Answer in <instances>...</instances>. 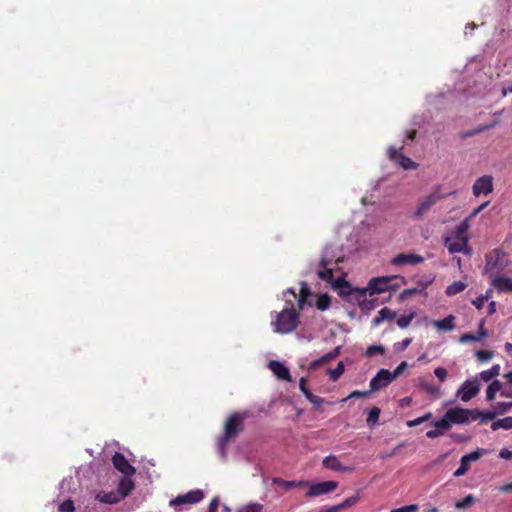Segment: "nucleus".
Masks as SVG:
<instances>
[{
  "label": "nucleus",
  "instance_id": "9",
  "mask_svg": "<svg viewBox=\"0 0 512 512\" xmlns=\"http://www.w3.org/2000/svg\"><path fill=\"white\" fill-rule=\"evenodd\" d=\"M204 498L202 490H191L186 494L178 495L176 498L170 501L171 506H179L182 504H195L200 502Z\"/></svg>",
  "mask_w": 512,
  "mask_h": 512
},
{
  "label": "nucleus",
  "instance_id": "12",
  "mask_svg": "<svg viewBox=\"0 0 512 512\" xmlns=\"http://www.w3.org/2000/svg\"><path fill=\"white\" fill-rule=\"evenodd\" d=\"M388 154L392 161L399 163L405 170L415 169L417 167V164L412 159L402 154L401 151L396 148H389Z\"/></svg>",
  "mask_w": 512,
  "mask_h": 512
},
{
  "label": "nucleus",
  "instance_id": "33",
  "mask_svg": "<svg viewBox=\"0 0 512 512\" xmlns=\"http://www.w3.org/2000/svg\"><path fill=\"white\" fill-rule=\"evenodd\" d=\"M500 374V365H493L490 369L482 371L480 377L483 381L488 382L492 378L497 377Z\"/></svg>",
  "mask_w": 512,
  "mask_h": 512
},
{
  "label": "nucleus",
  "instance_id": "22",
  "mask_svg": "<svg viewBox=\"0 0 512 512\" xmlns=\"http://www.w3.org/2000/svg\"><path fill=\"white\" fill-rule=\"evenodd\" d=\"M299 388L310 403H312L316 406H320L323 403V399L321 397L314 395L310 391V389L306 385V380L304 378L300 379Z\"/></svg>",
  "mask_w": 512,
  "mask_h": 512
},
{
  "label": "nucleus",
  "instance_id": "19",
  "mask_svg": "<svg viewBox=\"0 0 512 512\" xmlns=\"http://www.w3.org/2000/svg\"><path fill=\"white\" fill-rule=\"evenodd\" d=\"M268 366H269L270 370L279 379L289 381V382L291 381V374H290L289 369L286 366H284L281 362L273 360V361L269 362Z\"/></svg>",
  "mask_w": 512,
  "mask_h": 512
},
{
  "label": "nucleus",
  "instance_id": "2",
  "mask_svg": "<svg viewBox=\"0 0 512 512\" xmlns=\"http://www.w3.org/2000/svg\"><path fill=\"white\" fill-rule=\"evenodd\" d=\"M510 265L509 254L501 248H495L485 255L484 272L492 278Z\"/></svg>",
  "mask_w": 512,
  "mask_h": 512
},
{
  "label": "nucleus",
  "instance_id": "15",
  "mask_svg": "<svg viewBox=\"0 0 512 512\" xmlns=\"http://www.w3.org/2000/svg\"><path fill=\"white\" fill-rule=\"evenodd\" d=\"M479 390L480 387L476 381H466L458 391V395L463 402H468L479 393Z\"/></svg>",
  "mask_w": 512,
  "mask_h": 512
},
{
  "label": "nucleus",
  "instance_id": "41",
  "mask_svg": "<svg viewBox=\"0 0 512 512\" xmlns=\"http://www.w3.org/2000/svg\"><path fill=\"white\" fill-rule=\"evenodd\" d=\"M358 501H359V496L356 494V495H353L351 497L346 498L343 502H341V503H339L337 505L340 508V510H343V509L352 507Z\"/></svg>",
  "mask_w": 512,
  "mask_h": 512
},
{
  "label": "nucleus",
  "instance_id": "31",
  "mask_svg": "<svg viewBox=\"0 0 512 512\" xmlns=\"http://www.w3.org/2000/svg\"><path fill=\"white\" fill-rule=\"evenodd\" d=\"M500 428L505 429V430L512 429V416H508V417L499 419L497 421H494L491 424V429L493 431H496Z\"/></svg>",
  "mask_w": 512,
  "mask_h": 512
},
{
  "label": "nucleus",
  "instance_id": "63",
  "mask_svg": "<svg viewBox=\"0 0 512 512\" xmlns=\"http://www.w3.org/2000/svg\"><path fill=\"white\" fill-rule=\"evenodd\" d=\"M499 491L504 492V493L512 492V483L505 484V485L499 487Z\"/></svg>",
  "mask_w": 512,
  "mask_h": 512
},
{
  "label": "nucleus",
  "instance_id": "11",
  "mask_svg": "<svg viewBox=\"0 0 512 512\" xmlns=\"http://www.w3.org/2000/svg\"><path fill=\"white\" fill-rule=\"evenodd\" d=\"M482 455L481 450H476L471 453H468L464 455L460 460V466L458 469L454 472L455 477H460L465 475L468 470L470 469V463L477 461Z\"/></svg>",
  "mask_w": 512,
  "mask_h": 512
},
{
  "label": "nucleus",
  "instance_id": "27",
  "mask_svg": "<svg viewBox=\"0 0 512 512\" xmlns=\"http://www.w3.org/2000/svg\"><path fill=\"white\" fill-rule=\"evenodd\" d=\"M273 483L283 487L285 490H290L294 487H305L309 485L308 481H288L281 478H274Z\"/></svg>",
  "mask_w": 512,
  "mask_h": 512
},
{
  "label": "nucleus",
  "instance_id": "39",
  "mask_svg": "<svg viewBox=\"0 0 512 512\" xmlns=\"http://www.w3.org/2000/svg\"><path fill=\"white\" fill-rule=\"evenodd\" d=\"M474 502H475V499H474L473 495L469 494L466 497H464L462 500L457 501L455 503V507L457 509H466V508L470 507Z\"/></svg>",
  "mask_w": 512,
  "mask_h": 512
},
{
  "label": "nucleus",
  "instance_id": "38",
  "mask_svg": "<svg viewBox=\"0 0 512 512\" xmlns=\"http://www.w3.org/2000/svg\"><path fill=\"white\" fill-rule=\"evenodd\" d=\"M414 317H415V312H411L409 314L403 315L400 318H398L397 325L401 329H405L411 324Z\"/></svg>",
  "mask_w": 512,
  "mask_h": 512
},
{
  "label": "nucleus",
  "instance_id": "45",
  "mask_svg": "<svg viewBox=\"0 0 512 512\" xmlns=\"http://www.w3.org/2000/svg\"><path fill=\"white\" fill-rule=\"evenodd\" d=\"M476 357L481 362H486L493 357V352L489 350H478L476 352Z\"/></svg>",
  "mask_w": 512,
  "mask_h": 512
},
{
  "label": "nucleus",
  "instance_id": "49",
  "mask_svg": "<svg viewBox=\"0 0 512 512\" xmlns=\"http://www.w3.org/2000/svg\"><path fill=\"white\" fill-rule=\"evenodd\" d=\"M262 509L261 504H250L247 506H244L239 510V512H260Z\"/></svg>",
  "mask_w": 512,
  "mask_h": 512
},
{
  "label": "nucleus",
  "instance_id": "20",
  "mask_svg": "<svg viewBox=\"0 0 512 512\" xmlns=\"http://www.w3.org/2000/svg\"><path fill=\"white\" fill-rule=\"evenodd\" d=\"M339 354H340V347L338 346V347L334 348V350H332V351L326 353L325 355H323L321 358L312 361L309 364V369L316 370L320 366H322V365L332 361L333 359H335Z\"/></svg>",
  "mask_w": 512,
  "mask_h": 512
},
{
  "label": "nucleus",
  "instance_id": "21",
  "mask_svg": "<svg viewBox=\"0 0 512 512\" xmlns=\"http://www.w3.org/2000/svg\"><path fill=\"white\" fill-rule=\"evenodd\" d=\"M469 229H470V218H465L463 221L460 222V224H458L455 227L452 237L455 239H460L461 241H463V239L469 240V236L467 234Z\"/></svg>",
  "mask_w": 512,
  "mask_h": 512
},
{
  "label": "nucleus",
  "instance_id": "46",
  "mask_svg": "<svg viewBox=\"0 0 512 512\" xmlns=\"http://www.w3.org/2000/svg\"><path fill=\"white\" fill-rule=\"evenodd\" d=\"M416 293H420L419 291V288L416 287V288H409V289H405L403 290L400 295H399V298L401 300H406L408 298H410L412 295L416 294Z\"/></svg>",
  "mask_w": 512,
  "mask_h": 512
},
{
  "label": "nucleus",
  "instance_id": "64",
  "mask_svg": "<svg viewBox=\"0 0 512 512\" xmlns=\"http://www.w3.org/2000/svg\"><path fill=\"white\" fill-rule=\"evenodd\" d=\"M423 388L430 394H434L436 392H438V389L432 385H429V384H425L423 385Z\"/></svg>",
  "mask_w": 512,
  "mask_h": 512
},
{
  "label": "nucleus",
  "instance_id": "13",
  "mask_svg": "<svg viewBox=\"0 0 512 512\" xmlns=\"http://www.w3.org/2000/svg\"><path fill=\"white\" fill-rule=\"evenodd\" d=\"M325 468L342 473H351L355 470L353 466H344L335 455H329L322 461Z\"/></svg>",
  "mask_w": 512,
  "mask_h": 512
},
{
  "label": "nucleus",
  "instance_id": "34",
  "mask_svg": "<svg viewBox=\"0 0 512 512\" xmlns=\"http://www.w3.org/2000/svg\"><path fill=\"white\" fill-rule=\"evenodd\" d=\"M473 411L478 413L477 416H475V418H473V420L479 419L482 423H484L488 420H493L498 415L497 411H480L478 409H473Z\"/></svg>",
  "mask_w": 512,
  "mask_h": 512
},
{
  "label": "nucleus",
  "instance_id": "7",
  "mask_svg": "<svg viewBox=\"0 0 512 512\" xmlns=\"http://www.w3.org/2000/svg\"><path fill=\"white\" fill-rule=\"evenodd\" d=\"M444 244L450 254L463 253L465 255H471L472 249L468 245V239H455L453 237H446Z\"/></svg>",
  "mask_w": 512,
  "mask_h": 512
},
{
  "label": "nucleus",
  "instance_id": "51",
  "mask_svg": "<svg viewBox=\"0 0 512 512\" xmlns=\"http://www.w3.org/2000/svg\"><path fill=\"white\" fill-rule=\"evenodd\" d=\"M498 414L505 413L512 408V402H498L497 403Z\"/></svg>",
  "mask_w": 512,
  "mask_h": 512
},
{
  "label": "nucleus",
  "instance_id": "62",
  "mask_svg": "<svg viewBox=\"0 0 512 512\" xmlns=\"http://www.w3.org/2000/svg\"><path fill=\"white\" fill-rule=\"evenodd\" d=\"M430 283H431V281H427V282L419 281L418 288H419L420 293L425 292L426 288L428 287V285Z\"/></svg>",
  "mask_w": 512,
  "mask_h": 512
},
{
  "label": "nucleus",
  "instance_id": "17",
  "mask_svg": "<svg viewBox=\"0 0 512 512\" xmlns=\"http://www.w3.org/2000/svg\"><path fill=\"white\" fill-rule=\"evenodd\" d=\"M390 278L382 277V278H372L368 283V290L370 291V295L380 294L388 290Z\"/></svg>",
  "mask_w": 512,
  "mask_h": 512
},
{
  "label": "nucleus",
  "instance_id": "54",
  "mask_svg": "<svg viewBox=\"0 0 512 512\" xmlns=\"http://www.w3.org/2000/svg\"><path fill=\"white\" fill-rule=\"evenodd\" d=\"M411 342H412L411 338H405L401 342L396 343L395 347L399 351H404L411 344Z\"/></svg>",
  "mask_w": 512,
  "mask_h": 512
},
{
  "label": "nucleus",
  "instance_id": "10",
  "mask_svg": "<svg viewBox=\"0 0 512 512\" xmlns=\"http://www.w3.org/2000/svg\"><path fill=\"white\" fill-rule=\"evenodd\" d=\"M472 190L476 197L481 194L488 195L493 191V178L489 175L478 178L473 184Z\"/></svg>",
  "mask_w": 512,
  "mask_h": 512
},
{
  "label": "nucleus",
  "instance_id": "28",
  "mask_svg": "<svg viewBox=\"0 0 512 512\" xmlns=\"http://www.w3.org/2000/svg\"><path fill=\"white\" fill-rule=\"evenodd\" d=\"M333 288L339 289V295L341 296H347L352 293V287L351 285L344 279V278H337L333 282Z\"/></svg>",
  "mask_w": 512,
  "mask_h": 512
},
{
  "label": "nucleus",
  "instance_id": "18",
  "mask_svg": "<svg viewBox=\"0 0 512 512\" xmlns=\"http://www.w3.org/2000/svg\"><path fill=\"white\" fill-rule=\"evenodd\" d=\"M491 285L498 292H512V278L505 276H492Z\"/></svg>",
  "mask_w": 512,
  "mask_h": 512
},
{
  "label": "nucleus",
  "instance_id": "16",
  "mask_svg": "<svg viewBox=\"0 0 512 512\" xmlns=\"http://www.w3.org/2000/svg\"><path fill=\"white\" fill-rule=\"evenodd\" d=\"M423 261H424V258L421 255L414 254V253H412V254L401 253V254H398L397 256H395L392 259L391 263L396 266H403V265H407V264L416 265V264L422 263Z\"/></svg>",
  "mask_w": 512,
  "mask_h": 512
},
{
  "label": "nucleus",
  "instance_id": "53",
  "mask_svg": "<svg viewBox=\"0 0 512 512\" xmlns=\"http://www.w3.org/2000/svg\"><path fill=\"white\" fill-rule=\"evenodd\" d=\"M434 374L440 381H444L447 377V370L443 367H437Z\"/></svg>",
  "mask_w": 512,
  "mask_h": 512
},
{
  "label": "nucleus",
  "instance_id": "3",
  "mask_svg": "<svg viewBox=\"0 0 512 512\" xmlns=\"http://www.w3.org/2000/svg\"><path fill=\"white\" fill-rule=\"evenodd\" d=\"M274 331L280 334L293 332L299 324V313L293 307L285 308L277 314L276 320L272 323Z\"/></svg>",
  "mask_w": 512,
  "mask_h": 512
},
{
  "label": "nucleus",
  "instance_id": "42",
  "mask_svg": "<svg viewBox=\"0 0 512 512\" xmlns=\"http://www.w3.org/2000/svg\"><path fill=\"white\" fill-rule=\"evenodd\" d=\"M385 353V347L382 345H371L366 350V356L372 357L375 354H381L383 355Z\"/></svg>",
  "mask_w": 512,
  "mask_h": 512
},
{
  "label": "nucleus",
  "instance_id": "26",
  "mask_svg": "<svg viewBox=\"0 0 512 512\" xmlns=\"http://www.w3.org/2000/svg\"><path fill=\"white\" fill-rule=\"evenodd\" d=\"M455 316L448 315L444 319L435 320L433 325L438 331H452L455 328Z\"/></svg>",
  "mask_w": 512,
  "mask_h": 512
},
{
  "label": "nucleus",
  "instance_id": "5",
  "mask_svg": "<svg viewBox=\"0 0 512 512\" xmlns=\"http://www.w3.org/2000/svg\"><path fill=\"white\" fill-rule=\"evenodd\" d=\"M444 197L445 195L440 193V188H435L428 196L421 200L417 210L414 212V216L421 218L424 213Z\"/></svg>",
  "mask_w": 512,
  "mask_h": 512
},
{
  "label": "nucleus",
  "instance_id": "25",
  "mask_svg": "<svg viewBox=\"0 0 512 512\" xmlns=\"http://www.w3.org/2000/svg\"><path fill=\"white\" fill-rule=\"evenodd\" d=\"M396 317V312L392 311L388 307H384L380 309L377 313V316L373 318L372 325L379 326L384 320H394Z\"/></svg>",
  "mask_w": 512,
  "mask_h": 512
},
{
  "label": "nucleus",
  "instance_id": "48",
  "mask_svg": "<svg viewBox=\"0 0 512 512\" xmlns=\"http://www.w3.org/2000/svg\"><path fill=\"white\" fill-rule=\"evenodd\" d=\"M418 510V505L410 504L406 506H402L400 508H394L391 512H416Z\"/></svg>",
  "mask_w": 512,
  "mask_h": 512
},
{
  "label": "nucleus",
  "instance_id": "14",
  "mask_svg": "<svg viewBox=\"0 0 512 512\" xmlns=\"http://www.w3.org/2000/svg\"><path fill=\"white\" fill-rule=\"evenodd\" d=\"M114 467L126 476H131L135 473V468L128 462L126 457L116 452L112 458Z\"/></svg>",
  "mask_w": 512,
  "mask_h": 512
},
{
  "label": "nucleus",
  "instance_id": "30",
  "mask_svg": "<svg viewBox=\"0 0 512 512\" xmlns=\"http://www.w3.org/2000/svg\"><path fill=\"white\" fill-rule=\"evenodd\" d=\"M466 287H467L466 283H464L462 281H454L452 284L447 286L445 293L448 296H453V295H456V294L464 291L466 289Z\"/></svg>",
  "mask_w": 512,
  "mask_h": 512
},
{
  "label": "nucleus",
  "instance_id": "55",
  "mask_svg": "<svg viewBox=\"0 0 512 512\" xmlns=\"http://www.w3.org/2000/svg\"><path fill=\"white\" fill-rule=\"evenodd\" d=\"M484 322V320L480 322L479 331L475 333L479 341L487 337V331L484 329Z\"/></svg>",
  "mask_w": 512,
  "mask_h": 512
},
{
  "label": "nucleus",
  "instance_id": "36",
  "mask_svg": "<svg viewBox=\"0 0 512 512\" xmlns=\"http://www.w3.org/2000/svg\"><path fill=\"white\" fill-rule=\"evenodd\" d=\"M331 299L327 294L320 295L316 300L317 309L324 311L329 308Z\"/></svg>",
  "mask_w": 512,
  "mask_h": 512
},
{
  "label": "nucleus",
  "instance_id": "56",
  "mask_svg": "<svg viewBox=\"0 0 512 512\" xmlns=\"http://www.w3.org/2000/svg\"><path fill=\"white\" fill-rule=\"evenodd\" d=\"M372 391H353L349 396L348 398H359V397H366L368 396Z\"/></svg>",
  "mask_w": 512,
  "mask_h": 512
},
{
  "label": "nucleus",
  "instance_id": "58",
  "mask_svg": "<svg viewBox=\"0 0 512 512\" xmlns=\"http://www.w3.org/2000/svg\"><path fill=\"white\" fill-rule=\"evenodd\" d=\"M442 435V431L441 430H438L437 428L433 429V430H429L427 431L426 433V437L427 438H430V439H434V438H437L439 436Z\"/></svg>",
  "mask_w": 512,
  "mask_h": 512
},
{
  "label": "nucleus",
  "instance_id": "57",
  "mask_svg": "<svg viewBox=\"0 0 512 512\" xmlns=\"http://www.w3.org/2000/svg\"><path fill=\"white\" fill-rule=\"evenodd\" d=\"M219 506V499L217 497L213 498L209 504V508L207 512H216Z\"/></svg>",
  "mask_w": 512,
  "mask_h": 512
},
{
  "label": "nucleus",
  "instance_id": "47",
  "mask_svg": "<svg viewBox=\"0 0 512 512\" xmlns=\"http://www.w3.org/2000/svg\"><path fill=\"white\" fill-rule=\"evenodd\" d=\"M473 341H479L475 333H465L459 338V342L463 344Z\"/></svg>",
  "mask_w": 512,
  "mask_h": 512
},
{
  "label": "nucleus",
  "instance_id": "8",
  "mask_svg": "<svg viewBox=\"0 0 512 512\" xmlns=\"http://www.w3.org/2000/svg\"><path fill=\"white\" fill-rule=\"evenodd\" d=\"M393 377L391 372L387 369H380L377 374L370 381V391H378L387 387L392 381Z\"/></svg>",
  "mask_w": 512,
  "mask_h": 512
},
{
  "label": "nucleus",
  "instance_id": "23",
  "mask_svg": "<svg viewBox=\"0 0 512 512\" xmlns=\"http://www.w3.org/2000/svg\"><path fill=\"white\" fill-rule=\"evenodd\" d=\"M96 499L105 504H116L122 500L121 493L117 491L100 492L97 494Z\"/></svg>",
  "mask_w": 512,
  "mask_h": 512
},
{
  "label": "nucleus",
  "instance_id": "43",
  "mask_svg": "<svg viewBox=\"0 0 512 512\" xmlns=\"http://www.w3.org/2000/svg\"><path fill=\"white\" fill-rule=\"evenodd\" d=\"M309 294V289L306 285V283H302V288H301V292H300V296L298 298V307L299 309H302L305 302H306V297L307 295Z\"/></svg>",
  "mask_w": 512,
  "mask_h": 512
},
{
  "label": "nucleus",
  "instance_id": "4",
  "mask_svg": "<svg viewBox=\"0 0 512 512\" xmlns=\"http://www.w3.org/2000/svg\"><path fill=\"white\" fill-rule=\"evenodd\" d=\"M447 418L452 422V424H464L473 420L478 413L473 411V409H465V408H451L446 411Z\"/></svg>",
  "mask_w": 512,
  "mask_h": 512
},
{
  "label": "nucleus",
  "instance_id": "37",
  "mask_svg": "<svg viewBox=\"0 0 512 512\" xmlns=\"http://www.w3.org/2000/svg\"><path fill=\"white\" fill-rule=\"evenodd\" d=\"M380 409L378 407H373L370 409L369 413H368V417L366 419V422H367V425L368 426H373L376 424V422L378 421L379 419V416H380Z\"/></svg>",
  "mask_w": 512,
  "mask_h": 512
},
{
  "label": "nucleus",
  "instance_id": "44",
  "mask_svg": "<svg viewBox=\"0 0 512 512\" xmlns=\"http://www.w3.org/2000/svg\"><path fill=\"white\" fill-rule=\"evenodd\" d=\"M75 510L74 502L70 499L63 501L59 505L60 512H73Z\"/></svg>",
  "mask_w": 512,
  "mask_h": 512
},
{
  "label": "nucleus",
  "instance_id": "35",
  "mask_svg": "<svg viewBox=\"0 0 512 512\" xmlns=\"http://www.w3.org/2000/svg\"><path fill=\"white\" fill-rule=\"evenodd\" d=\"M431 425H433L438 430H441L443 434L445 431L451 428L452 422H450V420L447 418V413H445L441 419L432 422Z\"/></svg>",
  "mask_w": 512,
  "mask_h": 512
},
{
  "label": "nucleus",
  "instance_id": "40",
  "mask_svg": "<svg viewBox=\"0 0 512 512\" xmlns=\"http://www.w3.org/2000/svg\"><path fill=\"white\" fill-rule=\"evenodd\" d=\"M344 364L339 362L335 369L329 370V376L332 381H337L344 373Z\"/></svg>",
  "mask_w": 512,
  "mask_h": 512
},
{
  "label": "nucleus",
  "instance_id": "61",
  "mask_svg": "<svg viewBox=\"0 0 512 512\" xmlns=\"http://www.w3.org/2000/svg\"><path fill=\"white\" fill-rule=\"evenodd\" d=\"M422 423H423L422 418L418 417V418H416L414 420L407 421V426L408 427H415V426H418V425H420Z\"/></svg>",
  "mask_w": 512,
  "mask_h": 512
},
{
  "label": "nucleus",
  "instance_id": "59",
  "mask_svg": "<svg viewBox=\"0 0 512 512\" xmlns=\"http://www.w3.org/2000/svg\"><path fill=\"white\" fill-rule=\"evenodd\" d=\"M485 302L486 301L483 299V297L481 295L479 297H477L475 300L472 301L473 305L477 309H482Z\"/></svg>",
  "mask_w": 512,
  "mask_h": 512
},
{
  "label": "nucleus",
  "instance_id": "50",
  "mask_svg": "<svg viewBox=\"0 0 512 512\" xmlns=\"http://www.w3.org/2000/svg\"><path fill=\"white\" fill-rule=\"evenodd\" d=\"M407 362H401L397 367L396 369L391 372V375L393 377V379L395 380L397 377H399L403 371L407 368Z\"/></svg>",
  "mask_w": 512,
  "mask_h": 512
},
{
  "label": "nucleus",
  "instance_id": "29",
  "mask_svg": "<svg viewBox=\"0 0 512 512\" xmlns=\"http://www.w3.org/2000/svg\"><path fill=\"white\" fill-rule=\"evenodd\" d=\"M134 489V483L132 480L127 478H122L119 482L118 486V493H121L122 499H124L126 496H128L131 491Z\"/></svg>",
  "mask_w": 512,
  "mask_h": 512
},
{
  "label": "nucleus",
  "instance_id": "24",
  "mask_svg": "<svg viewBox=\"0 0 512 512\" xmlns=\"http://www.w3.org/2000/svg\"><path fill=\"white\" fill-rule=\"evenodd\" d=\"M327 265H328V262L325 259H321V261H320L321 269L318 270L317 275L321 280L329 283L333 287V282L336 279H334L332 269L327 268Z\"/></svg>",
  "mask_w": 512,
  "mask_h": 512
},
{
  "label": "nucleus",
  "instance_id": "52",
  "mask_svg": "<svg viewBox=\"0 0 512 512\" xmlns=\"http://www.w3.org/2000/svg\"><path fill=\"white\" fill-rule=\"evenodd\" d=\"M497 125V121H494L490 124H486V125H482V126H479L478 128H476L474 131H472L471 133H469V135H474V134H477V133H480V132H483V131H486V130H489L493 127H495Z\"/></svg>",
  "mask_w": 512,
  "mask_h": 512
},
{
  "label": "nucleus",
  "instance_id": "32",
  "mask_svg": "<svg viewBox=\"0 0 512 512\" xmlns=\"http://www.w3.org/2000/svg\"><path fill=\"white\" fill-rule=\"evenodd\" d=\"M502 389V383L499 380H494L486 390V398L488 401H492L495 398L497 392Z\"/></svg>",
  "mask_w": 512,
  "mask_h": 512
},
{
  "label": "nucleus",
  "instance_id": "6",
  "mask_svg": "<svg viewBox=\"0 0 512 512\" xmlns=\"http://www.w3.org/2000/svg\"><path fill=\"white\" fill-rule=\"evenodd\" d=\"M308 486L309 489L306 492L305 496L311 498L331 493L339 486V483L337 481L330 480L309 484Z\"/></svg>",
  "mask_w": 512,
  "mask_h": 512
},
{
  "label": "nucleus",
  "instance_id": "60",
  "mask_svg": "<svg viewBox=\"0 0 512 512\" xmlns=\"http://www.w3.org/2000/svg\"><path fill=\"white\" fill-rule=\"evenodd\" d=\"M499 456L502 458V459H505V460H510L512 458V451L508 450V449H502L499 453Z\"/></svg>",
  "mask_w": 512,
  "mask_h": 512
},
{
  "label": "nucleus",
  "instance_id": "1",
  "mask_svg": "<svg viewBox=\"0 0 512 512\" xmlns=\"http://www.w3.org/2000/svg\"><path fill=\"white\" fill-rule=\"evenodd\" d=\"M245 416L241 413H232L225 421L223 434L217 441L218 449L222 455L225 454V450L229 442L235 439L238 434L243 430Z\"/></svg>",
  "mask_w": 512,
  "mask_h": 512
}]
</instances>
